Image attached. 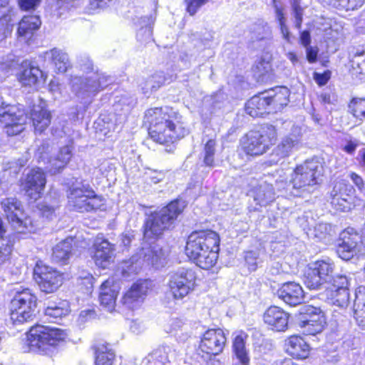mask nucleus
<instances>
[{"label":"nucleus","instance_id":"obj_1","mask_svg":"<svg viewBox=\"0 0 365 365\" xmlns=\"http://www.w3.org/2000/svg\"><path fill=\"white\" fill-rule=\"evenodd\" d=\"M144 120L149 125L150 138L159 144L173 143L188 133L180 122L178 114L167 107L147 110Z\"/></svg>","mask_w":365,"mask_h":365},{"label":"nucleus","instance_id":"obj_2","mask_svg":"<svg viewBox=\"0 0 365 365\" xmlns=\"http://www.w3.org/2000/svg\"><path fill=\"white\" fill-rule=\"evenodd\" d=\"M220 237L217 232L207 230L192 232L187 241V255L200 267L208 269L217 259Z\"/></svg>","mask_w":365,"mask_h":365},{"label":"nucleus","instance_id":"obj_3","mask_svg":"<svg viewBox=\"0 0 365 365\" xmlns=\"http://www.w3.org/2000/svg\"><path fill=\"white\" fill-rule=\"evenodd\" d=\"M322 171V165L317 158L307 160L296 167L289 182L277 180L276 187L279 190H290L292 195L298 196L301 192H310V189L319 183Z\"/></svg>","mask_w":365,"mask_h":365},{"label":"nucleus","instance_id":"obj_4","mask_svg":"<svg viewBox=\"0 0 365 365\" xmlns=\"http://www.w3.org/2000/svg\"><path fill=\"white\" fill-rule=\"evenodd\" d=\"M185 205L184 200L178 199L151 215L145 222V235L148 237L160 235L164 230L169 229L173 225Z\"/></svg>","mask_w":365,"mask_h":365},{"label":"nucleus","instance_id":"obj_5","mask_svg":"<svg viewBox=\"0 0 365 365\" xmlns=\"http://www.w3.org/2000/svg\"><path fill=\"white\" fill-rule=\"evenodd\" d=\"M165 259V252L158 244L145 243L135 255L124 263L122 274L129 277L131 274H136L143 264L152 265L155 268L163 267Z\"/></svg>","mask_w":365,"mask_h":365},{"label":"nucleus","instance_id":"obj_6","mask_svg":"<svg viewBox=\"0 0 365 365\" xmlns=\"http://www.w3.org/2000/svg\"><path fill=\"white\" fill-rule=\"evenodd\" d=\"M66 337L61 329L41 324L32 327L27 333V343L30 351L47 353L51 347H55Z\"/></svg>","mask_w":365,"mask_h":365},{"label":"nucleus","instance_id":"obj_7","mask_svg":"<svg viewBox=\"0 0 365 365\" xmlns=\"http://www.w3.org/2000/svg\"><path fill=\"white\" fill-rule=\"evenodd\" d=\"M110 82V77L96 71L86 77L75 76L71 84L76 96L84 103H90L92 98Z\"/></svg>","mask_w":365,"mask_h":365},{"label":"nucleus","instance_id":"obj_8","mask_svg":"<svg viewBox=\"0 0 365 365\" xmlns=\"http://www.w3.org/2000/svg\"><path fill=\"white\" fill-rule=\"evenodd\" d=\"M334 267L330 260H318L311 264L304 273L305 285L310 289L330 288L338 275H334Z\"/></svg>","mask_w":365,"mask_h":365},{"label":"nucleus","instance_id":"obj_9","mask_svg":"<svg viewBox=\"0 0 365 365\" xmlns=\"http://www.w3.org/2000/svg\"><path fill=\"white\" fill-rule=\"evenodd\" d=\"M68 203L78 212H90L101 207L102 198L95 194L88 184L73 185L68 195Z\"/></svg>","mask_w":365,"mask_h":365},{"label":"nucleus","instance_id":"obj_10","mask_svg":"<svg viewBox=\"0 0 365 365\" xmlns=\"http://www.w3.org/2000/svg\"><path fill=\"white\" fill-rule=\"evenodd\" d=\"M36 297L29 289L17 292L11 302V320L14 324L32 321L36 316Z\"/></svg>","mask_w":365,"mask_h":365},{"label":"nucleus","instance_id":"obj_11","mask_svg":"<svg viewBox=\"0 0 365 365\" xmlns=\"http://www.w3.org/2000/svg\"><path fill=\"white\" fill-rule=\"evenodd\" d=\"M277 137L273 126H268L261 131H250L243 142V150L249 155H262L275 143Z\"/></svg>","mask_w":365,"mask_h":365},{"label":"nucleus","instance_id":"obj_12","mask_svg":"<svg viewBox=\"0 0 365 365\" xmlns=\"http://www.w3.org/2000/svg\"><path fill=\"white\" fill-rule=\"evenodd\" d=\"M5 215L14 230L18 232H31L34 226L31 218L26 215L21 202L16 197H7L1 202Z\"/></svg>","mask_w":365,"mask_h":365},{"label":"nucleus","instance_id":"obj_13","mask_svg":"<svg viewBox=\"0 0 365 365\" xmlns=\"http://www.w3.org/2000/svg\"><path fill=\"white\" fill-rule=\"evenodd\" d=\"M195 272L182 267L169 274L168 287L175 299L182 300L195 289Z\"/></svg>","mask_w":365,"mask_h":365},{"label":"nucleus","instance_id":"obj_14","mask_svg":"<svg viewBox=\"0 0 365 365\" xmlns=\"http://www.w3.org/2000/svg\"><path fill=\"white\" fill-rule=\"evenodd\" d=\"M51 150V146L48 141L42 143L38 146L36 155L38 161L47 163L46 167L48 172L55 175L61 172L68 163L72 157L73 148L70 145H66L60 148L58 154L54 158H51L49 153Z\"/></svg>","mask_w":365,"mask_h":365},{"label":"nucleus","instance_id":"obj_15","mask_svg":"<svg viewBox=\"0 0 365 365\" xmlns=\"http://www.w3.org/2000/svg\"><path fill=\"white\" fill-rule=\"evenodd\" d=\"M298 327L306 335H316L321 333L327 322L324 312L319 307L305 304L300 308Z\"/></svg>","mask_w":365,"mask_h":365},{"label":"nucleus","instance_id":"obj_16","mask_svg":"<svg viewBox=\"0 0 365 365\" xmlns=\"http://www.w3.org/2000/svg\"><path fill=\"white\" fill-rule=\"evenodd\" d=\"M24 110L16 105L3 102L0 106V123L4 126L8 135L19 134L24 130L26 122Z\"/></svg>","mask_w":365,"mask_h":365},{"label":"nucleus","instance_id":"obj_17","mask_svg":"<svg viewBox=\"0 0 365 365\" xmlns=\"http://www.w3.org/2000/svg\"><path fill=\"white\" fill-rule=\"evenodd\" d=\"M34 276L40 289L45 293L56 292L63 283V277L56 269L39 263L34 270Z\"/></svg>","mask_w":365,"mask_h":365},{"label":"nucleus","instance_id":"obj_18","mask_svg":"<svg viewBox=\"0 0 365 365\" xmlns=\"http://www.w3.org/2000/svg\"><path fill=\"white\" fill-rule=\"evenodd\" d=\"M149 289L148 281H139L134 283L123 295L120 304L125 309L134 310L143 303Z\"/></svg>","mask_w":365,"mask_h":365},{"label":"nucleus","instance_id":"obj_19","mask_svg":"<svg viewBox=\"0 0 365 365\" xmlns=\"http://www.w3.org/2000/svg\"><path fill=\"white\" fill-rule=\"evenodd\" d=\"M349 279L346 274H338L334 280L333 286H330L329 299L330 303L339 308L347 307L349 304Z\"/></svg>","mask_w":365,"mask_h":365},{"label":"nucleus","instance_id":"obj_20","mask_svg":"<svg viewBox=\"0 0 365 365\" xmlns=\"http://www.w3.org/2000/svg\"><path fill=\"white\" fill-rule=\"evenodd\" d=\"M301 143V130L298 127H294L292 133L282 138L280 143L274 149L272 156H277V158H273L271 161L273 163L277 162L291 155L292 152L298 150Z\"/></svg>","mask_w":365,"mask_h":365},{"label":"nucleus","instance_id":"obj_21","mask_svg":"<svg viewBox=\"0 0 365 365\" xmlns=\"http://www.w3.org/2000/svg\"><path fill=\"white\" fill-rule=\"evenodd\" d=\"M352 185L344 181L336 182L330 192L331 204L337 210L348 211L352 206Z\"/></svg>","mask_w":365,"mask_h":365},{"label":"nucleus","instance_id":"obj_22","mask_svg":"<svg viewBox=\"0 0 365 365\" xmlns=\"http://www.w3.org/2000/svg\"><path fill=\"white\" fill-rule=\"evenodd\" d=\"M226 341L227 338L222 329H210L204 333L200 348L207 354L217 355L223 351Z\"/></svg>","mask_w":365,"mask_h":365},{"label":"nucleus","instance_id":"obj_23","mask_svg":"<svg viewBox=\"0 0 365 365\" xmlns=\"http://www.w3.org/2000/svg\"><path fill=\"white\" fill-rule=\"evenodd\" d=\"M46 183L45 173L40 168L30 170L23 183L26 195L31 199L36 200L43 194Z\"/></svg>","mask_w":365,"mask_h":365},{"label":"nucleus","instance_id":"obj_24","mask_svg":"<svg viewBox=\"0 0 365 365\" xmlns=\"http://www.w3.org/2000/svg\"><path fill=\"white\" fill-rule=\"evenodd\" d=\"M289 314L277 306L269 307L263 315L264 323L276 331H284L288 328Z\"/></svg>","mask_w":365,"mask_h":365},{"label":"nucleus","instance_id":"obj_25","mask_svg":"<svg viewBox=\"0 0 365 365\" xmlns=\"http://www.w3.org/2000/svg\"><path fill=\"white\" fill-rule=\"evenodd\" d=\"M94 253L93 258L97 266L106 268L112 261L114 255V245L107 240L98 237L93 243Z\"/></svg>","mask_w":365,"mask_h":365},{"label":"nucleus","instance_id":"obj_26","mask_svg":"<svg viewBox=\"0 0 365 365\" xmlns=\"http://www.w3.org/2000/svg\"><path fill=\"white\" fill-rule=\"evenodd\" d=\"M279 299L290 306H297L304 299V292L302 286L294 282L284 283L277 290Z\"/></svg>","mask_w":365,"mask_h":365},{"label":"nucleus","instance_id":"obj_27","mask_svg":"<svg viewBox=\"0 0 365 365\" xmlns=\"http://www.w3.org/2000/svg\"><path fill=\"white\" fill-rule=\"evenodd\" d=\"M247 334L244 331L236 333L232 341L233 361L236 365H250V356L246 347Z\"/></svg>","mask_w":365,"mask_h":365},{"label":"nucleus","instance_id":"obj_28","mask_svg":"<svg viewBox=\"0 0 365 365\" xmlns=\"http://www.w3.org/2000/svg\"><path fill=\"white\" fill-rule=\"evenodd\" d=\"M119 288L112 281L106 280L101 286L99 300L101 305L108 312H112L116 305Z\"/></svg>","mask_w":365,"mask_h":365},{"label":"nucleus","instance_id":"obj_29","mask_svg":"<svg viewBox=\"0 0 365 365\" xmlns=\"http://www.w3.org/2000/svg\"><path fill=\"white\" fill-rule=\"evenodd\" d=\"M271 103L268 101L266 92L251 98L245 106V110L250 116L262 117L264 113L272 112Z\"/></svg>","mask_w":365,"mask_h":365},{"label":"nucleus","instance_id":"obj_30","mask_svg":"<svg viewBox=\"0 0 365 365\" xmlns=\"http://www.w3.org/2000/svg\"><path fill=\"white\" fill-rule=\"evenodd\" d=\"M176 357L175 350L170 346H162L153 351L145 359L147 365H167Z\"/></svg>","mask_w":365,"mask_h":365},{"label":"nucleus","instance_id":"obj_31","mask_svg":"<svg viewBox=\"0 0 365 365\" xmlns=\"http://www.w3.org/2000/svg\"><path fill=\"white\" fill-rule=\"evenodd\" d=\"M286 351L290 356L297 359H305L309 354V346L303 338L294 335L286 341Z\"/></svg>","mask_w":365,"mask_h":365},{"label":"nucleus","instance_id":"obj_32","mask_svg":"<svg viewBox=\"0 0 365 365\" xmlns=\"http://www.w3.org/2000/svg\"><path fill=\"white\" fill-rule=\"evenodd\" d=\"M73 238L68 237L58 242L53 248L52 260L62 264H67L73 255Z\"/></svg>","mask_w":365,"mask_h":365},{"label":"nucleus","instance_id":"obj_33","mask_svg":"<svg viewBox=\"0 0 365 365\" xmlns=\"http://www.w3.org/2000/svg\"><path fill=\"white\" fill-rule=\"evenodd\" d=\"M268 101L271 103L272 112H277L287 106L289 102V91L286 87H276L265 91Z\"/></svg>","mask_w":365,"mask_h":365},{"label":"nucleus","instance_id":"obj_34","mask_svg":"<svg viewBox=\"0 0 365 365\" xmlns=\"http://www.w3.org/2000/svg\"><path fill=\"white\" fill-rule=\"evenodd\" d=\"M254 201L259 206H266L275 198V192L272 185L264 182L251 191Z\"/></svg>","mask_w":365,"mask_h":365},{"label":"nucleus","instance_id":"obj_35","mask_svg":"<svg viewBox=\"0 0 365 365\" xmlns=\"http://www.w3.org/2000/svg\"><path fill=\"white\" fill-rule=\"evenodd\" d=\"M23 71L19 74V80L23 86H35L42 78L43 73L38 67L31 65L29 61L22 63Z\"/></svg>","mask_w":365,"mask_h":365},{"label":"nucleus","instance_id":"obj_36","mask_svg":"<svg viewBox=\"0 0 365 365\" xmlns=\"http://www.w3.org/2000/svg\"><path fill=\"white\" fill-rule=\"evenodd\" d=\"M30 118L36 132L39 133L46 130L51 123V114L40 106H34L30 113Z\"/></svg>","mask_w":365,"mask_h":365},{"label":"nucleus","instance_id":"obj_37","mask_svg":"<svg viewBox=\"0 0 365 365\" xmlns=\"http://www.w3.org/2000/svg\"><path fill=\"white\" fill-rule=\"evenodd\" d=\"M93 349L96 355L95 365H113L115 353L109 344L98 343L93 346Z\"/></svg>","mask_w":365,"mask_h":365},{"label":"nucleus","instance_id":"obj_38","mask_svg":"<svg viewBox=\"0 0 365 365\" xmlns=\"http://www.w3.org/2000/svg\"><path fill=\"white\" fill-rule=\"evenodd\" d=\"M46 58L51 61L60 73H65L70 66L68 54L62 50L54 48L44 53Z\"/></svg>","mask_w":365,"mask_h":365},{"label":"nucleus","instance_id":"obj_39","mask_svg":"<svg viewBox=\"0 0 365 365\" xmlns=\"http://www.w3.org/2000/svg\"><path fill=\"white\" fill-rule=\"evenodd\" d=\"M41 21L38 16H24L19 24L18 34L19 36L29 38L36 31Z\"/></svg>","mask_w":365,"mask_h":365},{"label":"nucleus","instance_id":"obj_40","mask_svg":"<svg viewBox=\"0 0 365 365\" xmlns=\"http://www.w3.org/2000/svg\"><path fill=\"white\" fill-rule=\"evenodd\" d=\"M353 312L358 326L365 329V292H356Z\"/></svg>","mask_w":365,"mask_h":365},{"label":"nucleus","instance_id":"obj_41","mask_svg":"<svg viewBox=\"0 0 365 365\" xmlns=\"http://www.w3.org/2000/svg\"><path fill=\"white\" fill-rule=\"evenodd\" d=\"M164 73L162 71L157 72L148 77L143 83L140 84L143 92L145 94H148L158 90L167 81Z\"/></svg>","mask_w":365,"mask_h":365},{"label":"nucleus","instance_id":"obj_42","mask_svg":"<svg viewBox=\"0 0 365 365\" xmlns=\"http://www.w3.org/2000/svg\"><path fill=\"white\" fill-rule=\"evenodd\" d=\"M339 240L352 247L354 250L360 252L361 247V235L352 227L344 230L339 237Z\"/></svg>","mask_w":365,"mask_h":365},{"label":"nucleus","instance_id":"obj_43","mask_svg":"<svg viewBox=\"0 0 365 365\" xmlns=\"http://www.w3.org/2000/svg\"><path fill=\"white\" fill-rule=\"evenodd\" d=\"M69 312L67 302H61L58 304H51L45 309V315L53 320H57L67 315Z\"/></svg>","mask_w":365,"mask_h":365},{"label":"nucleus","instance_id":"obj_44","mask_svg":"<svg viewBox=\"0 0 365 365\" xmlns=\"http://www.w3.org/2000/svg\"><path fill=\"white\" fill-rule=\"evenodd\" d=\"M331 6L339 10H354L361 7L364 0H324Z\"/></svg>","mask_w":365,"mask_h":365},{"label":"nucleus","instance_id":"obj_45","mask_svg":"<svg viewBox=\"0 0 365 365\" xmlns=\"http://www.w3.org/2000/svg\"><path fill=\"white\" fill-rule=\"evenodd\" d=\"M331 231L332 228L329 224L319 222L314 226L311 231L308 232V236L310 238L322 240L327 236L331 235Z\"/></svg>","mask_w":365,"mask_h":365},{"label":"nucleus","instance_id":"obj_46","mask_svg":"<svg viewBox=\"0 0 365 365\" xmlns=\"http://www.w3.org/2000/svg\"><path fill=\"white\" fill-rule=\"evenodd\" d=\"M216 143L214 140H209L204 146V163L209 167L214 166V156L215 153Z\"/></svg>","mask_w":365,"mask_h":365},{"label":"nucleus","instance_id":"obj_47","mask_svg":"<svg viewBox=\"0 0 365 365\" xmlns=\"http://www.w3.org/2000/svg\"><path fill=\"white\" fill-rule=\"evenodd\" d=\"M359 251L350 247L346 242H343L339 240L338 245L336 247V253L340 258L344 260H349L356 255Z\"/></svg>","mask_w":365,"mask_h":365},{"label":"nucleus","instance_id":"obj_48","mask_svg":"<svg viewBox=\"0 0 365 365\" xmlns=\"http://www.w3.org/2000/svg\"><path fill=\"white\" fill-rule=\"evenodd\" d=\"M297 224L302 228L308 235V232L312 230V227L315 224V220L311 212H305L302 216L298 217Z\"/></svg>","mask_w":365,"mask_h":365},{"label":"nucleus","instance_id":"obj_49","mask_svg":"<svg viewBox=\"0 0 365 365\" xmlns=\"http://www.w3.org/2000/svg\"><path fill=\"white\" fill-rule=\"evenodd\" d=\"M211 0H185L186 11L190 16L195 15L198 11Z\"/></svg>","mask_w":365,"mask_h":365},{"label":"nucleus","instance_id":"obj_50","mask_svg":"<svg viewBox=\"0 0 365 365\" xmlns=\"http://www.w3.org/2000/svg\"><path fill=\"white\" fill-rule=\"evenodd\" d=\"M351 104L354 106L353 115L360 120L365 118V99H353Z\"/></svg>","mask_w":365,"mask_h":365},{"label":"nucleus","instance_id":"obj_51","mask_svg":"<svg viewBox=\"0 0 365 365\" xmlns=\"http://www.w3.org/2000/svg\"><path fill=\"white\" fill-rule=\"evenodd\" d=\"M12 249L13 245L9 241H0V265L9 259Z\"/></svg>","mask_w":365,"mask_h":365},{"label":"nucleus","instance_id":"obj_52","mask_svg":"<svg viewBox=\"0 0 365 365\" xmlns=\"http://www.w3.org/2000/svg\"><path fill=\"white\" fill-rule=\"evenodd\" d=\"M81 0H55L56 9L68 11L78 6Z\"/></svg>","mask_w":365,"mask_h":365},{"label":"nucleus","instance_id":"obj_53","mask_svg":"<svg viewBox=\"0 0 365 365\" xmlns=\"http://www.w3.org/2000/svg\"><path fill=\"white\" fill-rule=\"evenodd\" d=\"M271 70V63L269 60L261 58L255 66L256 73L259 76H263Z\"/></svg>","mask_w":365,"mask_h":365},{"label":"nucleus","instance_id":"obj_54","mask_svg":"<svg viewBox=\"0 0 365 365\" xmlns=\"http://www.w3.org/2000/svg\"><path fill=\"white\" fill-rule=\"evenodd\" d=\"M294 16L295 19V26L300 29L302 23L303 10L299 4L295 0L292 4Z\"/></svg>","mask_w":365,"mask_h":365},{"label":"nucleus","instance_id":"obj_55","mask_svg":"<svg viewBox=\"0 0 365 365\" xmlns=\"http://www.w3.org/2000/svg\"><path fill=\"white\" fill-rule=\"evenodd\" d=\"M331 78V71L327 70L325 71L324 73H314V79L316 81V83L320 86H324L327 84V83L329 81V80Z\"/></svg>","mask_w":365,"mask_h":365},{"label":"nucleus","instance_id":"obj_56","mask_svg":"<svg viewBox=\"0 0 365 365\" xmlns=\"http://www.w3.org/2000/svg\"><path fill=\"white\" fill-rule=\"evenodd\" d=\"M57 207V205H50L46 202L41 204L39 205V210H41L43 217L51 219L52 216L55 213V210Z\"/></svg>","mask_w":365,"mask_h":365},{"label":"nucleus","instance_id":"obj_57","mask_svg":"<svg viewBox=\"0 0 365 365\" xmlns=\"http://www.w3.org/2000/svg\"><path fill=\"white\" fill-rule=\"evenodd\" d=\"M350 178L358 190L361 192L365 193V183L362 178L355 173H351Z\"/></svg>","mask_w":365,"mask_h":365},{"label":"nucleus","instance_id":"obj_58","mask_svg":"<svg viewBox=\"0 0 365 365\" xmlns=\"http://www.w3.org/2000/svg\"><path fill=\"white\" fill-rule=\"evenodd\" d=\"M41 0H19V4L22 10L29 11L35 9Z\"/></svg>","mask_w":365,"mask_h":365},{"label":"nucleus","instance_id":"obj_59","mask_svg":"<svg viewBox=\"0 0 365 365\" xmlns=\"http://www.w3.org/2000/svg\"><path fill=\"white\" fill-rule=\"evenodd\" d=\"M114 0H90V7L93 10L101 9L108 6Z\"/></svg>","mask_w":365,"mask_h":365},{"label":"nucleus","instance_id":"obj_60","mask_svg":"<svg viewBox=\"0 0 365 365\" xmlns=\"http://www.w3.org/2000/svg\"><path fill=\"white\" fill-rule=\"evenodd\" d=\"M305 48L307 61L311 63L316 62L317 60V56L319 52L318 48L316 46L314 47L311 46H309Z\"/></svg>","mask_w":365,"mask_h":365},{"label":"nucleus","instance_id":"obj_61","mask_svg":"<svg viewBox=\"0 0 365 365\" xmlns=\"http://www.w3.org/2000/svg\"><path fill=\"white\" fill-rule=\"evenodd\" d=\"M79 66L81 69L84 72L89 73L93 70V63L88 57H83L79 61Z\"/></svg>","mask_w":365,"mask_h":365},{"label":"nucleus","instance_id":"obj_62","mask_svg":"<svg viewBox=\"0 0 365 365\" xmlns=\"http://www.w3.org/2000/svg\"><path fill=\"white\" fill-rule=\"evenodd\" d=\"M320 100L324 104H335L336 96L334 93L325 92L321 94Z\"/></svg>","mask_w":365,"mask_h":365},{"label":"nucleus","instance_id":"obj_63","mask_svg":"<svg viewBox=\"0 0 365 365\" xmlns=\"http://www.w3.org/2000/svg\"><path fill=\"white\" fill-rule=\"evenodd\" d=\"M183 324V322L181 319L178 318L173 319L170 322V328L169 329H166V331L173 332L174 331H177L178 329H180Z\"/></svg>","mask_w":365,"mask_h":365},{"label":"nucleus","instance_id":"obj_64","mask_svg":"<svg viewBox=\"0 0 365 365\" xmlns=\"http://www.w3.org/2000/svg\"><path fill=\"white\" fill-rule=\"evenodd\" d=\"M254 255L253 252H249L245 256V261L249 265V269L251 270H255L257 268L256 257Z\"/></svg>","mask_w":365,"mask_h":365}]
</instances>
